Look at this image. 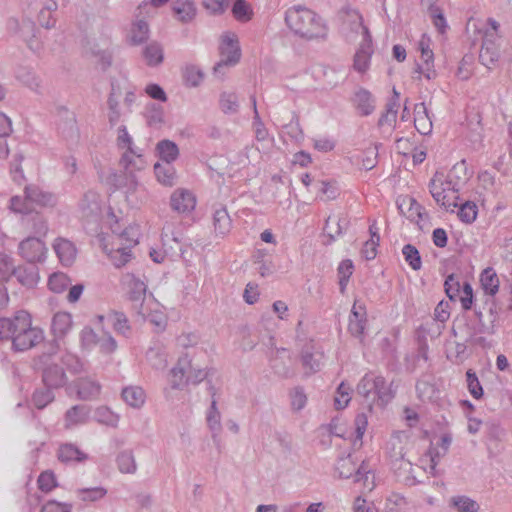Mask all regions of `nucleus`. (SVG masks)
<instances>
[{"instance_id":"obj_1","label":"nucleus","mask_w":512,"mask_h":512,"mask_svg":"<svg viewBox=\"0 0 512 512\" xmlns=\"http://www.w3.org/2000/svg\"><path fill=\"white\" fill-rule=\"evenodd\" d=\"M285 22L295 35L311 41L326 40L328 25L316 12L304 6H293L285 13Z\"/></svg>"},{"instance_id":"obj_2","label":"nucleus","mask_w":512,"mask_h":512,"mask_svg":"<svg viewBox=\"0 0 512 512\" xmlns=\"http://www.w3.org/2000/svg\"><path fill=\"white\" fill-rule=\"evenodd\" d=\"M56 350L54 348L47 353L39 355L34 360L35 369L41 374V380L45 387L50 389H59L68 382L65 370L55 361Z\"/></svg>"},{"instance_id":"obj_3","label":"nucleus","mask_w":512,"mask_h":512,"mask_svg":"<svg viewBox=\"0 0 512 512\" xmlns=\"http://www.w3.org/2000/svg\"><path fill=\"white\" fill-rule=\"evenodd\" d=\"M17 332L13 337L12 348L15 351H26L39 344L43 339V331L37 327H32L31 317L26 311H22Z\"/></svg>"},{"instance_id":"obj_4","label":"nucleus","mask_w":512,"mask_h":512,"mask_svg":"<svg viewBox=\"0 0 512 512\" xmlns=\"http://www.w3.org/2000/svg\"><path fill=\"white\" fill-rule=\"evenodd\" d=\"M219 52L222 58L214 66L213 73L216 76H223L225 69L236 65L241 58V48L235 33L226 32L222 35Z\"/></svg>"},{"instance_id":"obj_5","label":"nucleus","mask_w":512,"mask_h":512,"mask_svg":"<svg viewBox=\"0 0 512 512\" xmlns=\"http://www.w3.org/2000/svg\"><path fill=\"white\" fill-rule=\"evenodd\" d=\"M451 332L455 337H460L465 341V343H469V341L473 340L474 336L477 334H494L495 329L480 328L476 322L472 321L469 317L462 316L454 321Z\"/></svg>"},{"instance_id":"obj_6","label":"nucleus","mask_w":512,"mask_h":512,"mask_svg":"<svg viewBox=\"0 0 512 512\" xmlns=\"http://www.w3.org/2000/svg\"><path fill=\"white\" fill-rule=\"evenodd\" d=\"M46 251L45 243L37 237H28L19 244L20 255L29 263L42 262Z\"/></svg>"},{"instance_id":"obj_7","label":"nucleus","mask_w":512,"mask_h":512,"mask_svg":"<svg viewBox=\"0 0 512 512\" xmlns=\"http://www.w3.org/2000/svg\"><path fill=\"white\" fill-rule=\"evenodd\" d=\"M81 217L88 222H96L101 216L100 196L94 191H87L79 201Z\"/></svg>"},{"instance_id":"obj_8","label":"nucleus","mask_w":512,"mask_h":512,"mask_svg":"<svg viewBox=\"0 0 512 512\" xmlns=\"http://www.w3.org/2000/svg\"><path fill=\"white\" fill-rule=\"evenodd\" d=\"M24 193L32 207H53L57 203V197L53 193L44 191L36 185H27Z\"/></svg>"},{"instance_id":"obj_9","label":"nucleus","mask_w":512,"mask_h":512,"mask_svg":"<svg viewBox=\"0 0 512 512\" xmlns=\"http://www.w3.org/2000/svg\"><path fill=\"white\" fill-rule=\"evenodd\" d=\"M195 205V197L187 190H175L170 197L171 209L179 214L191 212Z\"/></svg>"},{"instance_id":"obj_10","label":"nucleus","mask_w":512,"mask_h":512,"mask_svg":"<svg viewBox=\"0 0 512 512\" xmlns=\"http://www.w3.org/2000/svg\"><path fill=\"white\" fill-rule=\"evenodd\" d=\"M171 9L174 17L183 24L192 22L197 15V7L193 0H173Z\"/></svg>"},{"instance_id":"obj_11","label":"nucleus","mask_w":512,"mask_h":512,"mask_svg":"<svg viewBox=\"0 0 512 512\" xmlns=\"http://www.w3.org/2000/svg\"><path fill=\"white\" fill-rule=\"evenodd\" d=\"M53 248L62 265L71 266L74 263L77 249L73 242L58 237L54 241Z\"/></svg>"},{"instance_id":"obj_12","label":"nucleus","mask_w":512,"mask_h":512,"mask_svg":"<svg viewBox=\"0 0 512 512\" xmlns=\"http://www.w3.org/2000/svg\"><path fill=\"white\" fill-rule=\"evenodd\" d=\"M188 368H192V359L188 354L181 356L170 372V385L173 389H181L185 383Z\"/></svg>"},{"instance_id":"obj_13","label":"nucleus","mask_w":512,"mask_h":512,"mask_svg":"<svg viewBox=\"0 0 512 512\" xmlns=\"http://www.w3.org/2000/svg\"><path fill=\"white\" fill-rule=\"evenodd\" d=\"M396 204L400 213L411 222H418L422 218L423 207L413 197H400Z\"/></svg>"},{"instance_id":"obj_14","label":"nucleus","mask_w":512,"mask_h":512,"mask_svg":"<svg viewBox=\"0 0 512 512\" xmlns=\"http://www.w3.org/2000/svg\"><path fill=\"white\" fill-rule=\"evenodd\" d=\"M57 458L65 464L82 463L88 459V455L82 452L76 445L65 443L59 446Z\"/></svg>"},{"instance_id":"obj_15","label":"nucleus","mask_w":512,"mask_h":512,"mask_svg":"<svg viewBox=\"0 0 512 512\" xmlns=\"http://www.w3.org/2000/svg\"><path fill=\"white\" fill-rule=\"evenodd\" d=\"M414 126L422 135H428L432 131V120L423 102L414 106Z\"/></svg>"},{"instance_id":"obj_16","label":"nucleus","mask_w":512,"mask_h":512,"mask_svg":"<svg viewBox=\"0 0 512 512\" xmlns=\"http://www.w3.org/2000/svg\"><path fill=\"white\" fill-rule=\"evenodd\" d=\"M481 287L485 297H494L499 291L500 281L492 267L485 268L480 275Z\"/></svg>"},{"instance_id":"obj_17","label":"nucleus","mask_w":512,"mask_h":512,"mask_svg":"<svg viewBox=\"0 0 512 512\" xmlns=\"http://www.w3.org/2000/svg\"><path fill=\"white\" fill-rule=\"evenodd\" d=\"M499 55V49L495 42L491 39L485 38L482 42L479 53V61L481 64L491 69V66L498 61Z\"/></svg>"},{"instance_id":"obj_18","label":"nucleus","mask_w":512,"mask_h":512,"mask_svg":"<svg viewBox=\"0 0 512 512\" xmlns=\"http://www.w3.org/2000/svg\"><path fill=\"white\" fill-rule=\"evenodd\" d=\"M353 103L362 116L370 115L375 109L372 94L364 88L355 92Z\"/></svg>"},{"instance_id":"obj_19","label":"nucleus","mask_w":512,"mask_h":512,"mask_svg":"<svg viewBox=\"0 0 512 512\" xmlns=\"http://www.w3.org/2000/svg\"><path fill=\"white\" fill-rule=\"evenodd\" d=\"M213 226L215 233L222 237L230 232L232 227V220L224 206H220L214 210Z\"/></svg>"},{"instance_id":"obj_20","label":"nucleus","mask_w":512,"mask_h":512,"mask_svg":"<svg viewBox=\"0 0 512 512\" xmlns=\"http://www.w3.org/2000/svg\"><path fill=\"white\" fill-rule=\"evenodd\" d=\"M7 29L11 34L19 35L22 39L27 40L29 37L34 36L35 24L29 19H25L20 23L16 18H9Z\"/></svg>"},{"instance_id":"obj_21","label":"nucleus","mask_w":512,"mask_h":512,"mask_svg":"<svg viewBox=\"0 0 512 512\" xmlns=\"http://www.w3.org/2000/svg\"><path fill=\"white\" fill-rule=\"evenodd\" d=\"M300 360L304 369V376L308 377L318 371H320L321 363L320 357L312 352V347L305 346L300 354Z\"/></svg>"},{"instance_id":"obj_22","label":"nucleus","mask_w":512,"mask_h":512,"mask_svg":"<svg viewBox=\"0 0 512 512\" xmlns=\"http://www.w3.org/2000/svg\"><path fill=\"white\" fill-rule=\"evenodd\" d=\"M72 327L71 315L67 312H58L52 318L51 330L56 338H63Z\"/></svg>"},{"instance_id":"obj_23","label":"nucleus","mask_w":512,"mask_h":512,"mask_svg":"<svg viewBox=\"0 0 512 512\" xmlns=\"http://www.w3.org/2000/svg\"><path fill=\"white\" fill-rule=\"evenodd\" d=\"M137 244V239H131L130 245L119 246L110 250L107 254L113 265L117 268L124 266L131 259V248Z\"/></svg>"},{"instance_id":"obj_24","label":"nucleus","mask_w":512,"mask_h":512,"mask_svg":"<svg viewBox=\"0 0 512 512\" xmlns=\"http://www.w3.org/2000/svg\"><path fill=\"white\" fill-rule=\"evenodd\" d=\"M436 0H421V4L426 6L432 19L433 25L439 33L444 34L447 29L446 19L442 10L435 5Z\"/></svg>"},{"instance_id":"obj_25","label":"nucleus","mask_w":512,"mask_h":512,"mask_svg":"<svg viewBox=\"0 0 512 512\" xmlns=\"http://www.w3.org/2000/svg\"><path fill=\"white\" fill-rule=\"evenodd\" d=\"M442 177V173L436 172L434 177L429 182V190L434 200L446 210H448L450 205H447V202L445 201L446 188L443 187L444 183L442 181Z\"/></svg>"},{"instance_id":"obj_26","label":"nucleus","mask_w":512,"mask_h":512,"mask_svg":"<svg viewBox=\"0 0 512 512\" xmlns=\"http://www.w3.org/2000/svg\"><path fill=\"white\" fill-rule=\"evenodd\" d=\"M20 319H22V311L17 312L13 318H0V340L13 341Z\"/></svg>"},{"instance_id":"obj_27","label":"nucleus","mask_w":512,"mask_h":512,"mask_svg":"<svg viewBox=\"0 0 512 512\" xmlns=\"http://www.w3.org/2000/svg\"><path fill=\"white\" fill-rule=\"evenodd\" d=\"M143 57L148 66H159L164 60V52L162 45L156 41L149 43L143 49Z\"/></svg>"},{"instance_id":"obj_28","label":"nucleus","mask_w":512,"mask_h":512,"mask_svg":"<svg viewBox=\"0 0 512 512\" xmlns=\"http://www.w3.org/2000/svg\"><path fill=\"white\" fill-rule=\"evenodd\" d=\"M376 384L373 401L377 397L379 405L384 406L394 398L395 391L392 389V383L387 386L385 378L382 376L376 377Z\"/></svg>"},{"instance_id":"obj_29","label":"nucleus","mask_w":512,"mask_h":512,"mask_svg":"<svg viewBox=\"0 0 512 512\" xmlns=\"http://www.w3.org/2000/svg\"><path fill=\"white\" fill-rule=\"evenodd\" d=\"M157 152L161 160L168 164L174 162L179 156V149L175 142L171 140H161L156 146Z\"/></svg>"},{"instance_id":"obj_30","label":"nucleus","mask_w":512,"mask_h":512,"mask_svg":"<svg viewBox=\"0 0 512 512\" xmlns=\"http://www.w3.org/2000/svg\"><path fill=\"white\" fill-rule=\"evenodd\" d=\"M13 276H15L19 283L27 287H33L38 281V271L35 266L30 267H14Z\"/></svg>"},{"instance_id":"obj_31","label":"nucleus","mask_w":512,"mask_h":512,"mask_svg":"<svg viewBox=\"0 0 512 512\" xmlns=\"http://www.w3.org/2000/svg\"><path fill=\"white\" fill-rule=\"evenodd\" d=\"M116 463L121 473L134 474L137 470V464L132 450L121 451L117 455Z\"/></svg>"},{"instance_id":"obj_32","label":"nucleus","mask_w":512,"mask_h":512,"mask_svg":"<svg viewBox=\"0 0 512 512\" xmlns=\"http://www.w3.org/2000/svg\"><path fill=\"white\" fill-rule=\"evenodd\" d=\"M285 351H286L285 348L277 349L276 356H274L270 359V365H271V368L273 369L274 373L277 376H279L281 378L288 379V378H292L295 375V372L289 365H287L281 359V357L278 356L279 353H282Z\"/></svg>"},{"instance_id":"obj_33","label":"nucleus","mask_w":512,"mask_h":512,"mask_svg":"<svg viewBox=\"0 0 512 512\" xmlns=\"http://www.w3.org/2000/svg\"><path fill=\"white\" fill-rule=\"evenodd\" d=\"M90 408L87 405H75L66 412L68 424L77 425L86 423L89 418Z\"/></svg>"},{"instance_id":"obj_34","label":"nucleus","mask_w":512,"mask_h":512,"mask_svg":"<svg viewBox=\"0 0 512 512\" xmlns=\"http://www.w3.org/2000/svg\"><path fill=\"white\" fill-rule=\"evenodd\" d=\"M355 465L352 455L348 454L337 460L335 470L341 479L355 478Z\"/></svg>"},{"instance_id":"obj_35","label":"nucleus","mask_w":512,"mask_h":512,"mask_svg":"<svg viewBox=\"0 0 512 512\" xmlns=\"http://www.w3.org/2000/svg\"><path fill=\"white\" fill-rule=\"evenodd\" d=\"M376 385V377L373 378L369 374H366L357 385V393L367 401L369 410L373 405V400L369 401V397L371 394L374 395Z\"/></svg>"},{"instance_id":"obj_36","label":"nucleus","mask_w":512,"mask_h":512,"mask_svg":"<svg viewBox=\"0 0 512 512\" xmlns=\"http://www.w3.org/2000/svg\"><path fill=\"white\" fill-rule=\"evenodd\" d=\"M122 398L131 407L139 408L145 402V393L140 387H127L122 390Z\"/></svg>"},{"instance_id":"obj_37","label":"nucleus","mask_w":512,"mask_h":512,"mask_svg":"<svg viewBox=\"0 0 512 512\" xmlns=\"http://www.w3.org/2000/svg\"><path fill=\"white\" fill-rule=\"evenodd\" d=\"M354 271V265L352 260H342L337 268V274L339 277V290L341 294H344L348 285L349 279Z\"/></svg>"},{"instance_id":"obj_38","label":"nucleus","mask_w":512,"mask_h":512,"mask_svg":"<svg viewBox=\"0 0 512 512\" xmlns=\"http://www.w3.org/2000/svg\"><path fill=\"white\" fill-rule=\"evenodd\" d=\"M76 386L79 397L84 400L91 399L100 393L99 383L89 379H79Z\"/></svg>"},{"instance_id":"obj_39","label":"nucleus","mask_w":512,"mask_h":512,"mask_svg":"<svg viewBox=\"0 0 512 512\" xmlns=\"http://www.w3.org/2000/svg\"><path fill=\"white\" fill-rule=\"evenodd\" d=\"M146 121L148 126L159 129L164 124V109L161 105L152 103L147 106Z\"/></svg>"},{"instance_id":"obj_40","label":"nucleus","mask_w":512,"mask_h":512,"mask_svg":"<svg viewBox=\"0 0 512 512\" xmlns=\"http://www.w3.org/2000/svg\"><path fill=\"white\" fill-rule=\"evenodd\" d=\"M60 366L67 369L71 374H79L84 369V364L81 359L69 352H65L60 358L59 362Z\"/></svg>"},{"instance_id":"obj_41","label":"nucleus","mask_w":512,"mask_h":512,"mask_svg":"<svg viewBox=\"0 0 512 512\" xmlns=\"http://www.w3.org/2000/svg\"><path fill=\"white\" fill-rule=\"evenodd\" d=\"M182 77L186 86L197 87L204 78L202 70L195 65H186L182 70Z\"/></svg>"},{"instance_id":"obj_42","label":"nucleus","mask_w":512,"mask_h":512,"mask_svg":"<svg viewBox=\"0 0 512 512\" xmlns=\"http://www.w3.org/2000/svg\"><path fill=\"white\" fill-rule=\"evenodd\" d=\"M207 424L212 431V438L215 440L217 434L221 431V414L217 408L216 399L211 400V405L207 413Z\"/></svg>"},{"instance_id":"obj_43","label":"nucleus","mask_w":512,"mask_h":512,"mask_svg":"<svg viewBox=\"0 0 512 512\" xmlns=\"http://www.w3.org/2000/svg\"><path fill=\"white\" fill-rule=\"evenodd\" d=\"M154 173L160 183L167 186H172L174 184L175 170L171 164L166 163L165 165H162L160 163H156L154 165Z\"/></svg>"},{"instance_id":"obj_44","label":"nucleus","mask_w":512,"mask_h":512,"mask_svg":"<svg viewBox=\"0 0 512 512\" xmlns=\"http://www.w3.org/2000/svg\"><path fill=\"white\" fill-rule=\"evenodd\" d=\"M382 146L381 143H376L368 148H366L361 155V167L364 170L373 169L378 163V151Z\"/></svg>"},{"instance_id":"obj_45","label":"nucleus","mask_w":512,"mask_h":512,"mask_svg":"<svg viewBox=\"0 0 512 512\" xmlns=\"http://www.w3.org/2000/svg\"><path fill=\"white\" fill-rule=\"evenodd\" d=\"M108 318L117 333L126 337L130 334L131 327L129 325L128 318L123 312L114 311L108 316Z\"/></svg>"},{"instance_id":"obj_46","label":"nucleus","mask_w":512,"mask_h":512,"mask_svg":"<svg viewBox=\"0 0 512 512\" xmlns=\"http://www.w3.org/2000/svg\"><path fill=\"white\" fill-rule=\"evenodd\" d=\"M149 38V26L144 20H139L131 29V43L133 45H139L144 43Z\"/></svg>"},{"instance_id":"obj_47","label":"nucleus","mask_w":512,"mask_h":512,"mask_svg":"<svg viewBox=\"0 0 512 512\" xmlns=\"http://www.w3.org/2000/svg\"><path fill=\"white\" fill-rule=\"evenodd\" d=\"M219 106L225 114H235L238 111V97L233 92H223L220 95Z\"/></svg>"},{"instance_id":"obj_48","label":"nucleus","mask_w":512,"mask_h":512,"mask_svg":"<svg viewBox=\"0 0 512 512\" xmlns=\"http://www.w3.org/2000/svg\"><path fill=\"white\" fill-rule=\"evenodd\" d=\"M402 254L407 264L415 271L422 267L421 255L418 249L412 244H406L402 248Z\"/></svg>"},{"instance_id":"obj_49","label":"nucleus","mask_w":512,"mask_h":512,"mask_svg":"<svg viewBox=\"0 0 512 512\" xmlns=\"http://www.w3.org/2000/svg\"><path fill=\"white\" fill-rule=\"evenodd\" d=\"M146 289L147 286L142 280L131 276L128 291L129 299L131 301L142 302L145 298Z\"/></svg>"},{"instance_id":"obj_50","label":"nucleus","mask_w":512,"mask_h":512,"mask_svg":"<svg viewBox=\"0 0 512 512\" xmlns=\"http://www.w3.org/2000/svg\"><path fill=\"white\" fill-rule=\"evenodd\" d=\"M477 214L478 208L473 201L461 203L457 212L459 219L466 224L473 223L477 218Z\"/></svg>"},{"instance_id":"obj_51","label":"nucleus","mask_w":512,"mask_h":512,"mask_svg":"<svg viewBox=\"0 0 512 512\" xmlns=\"http://www.w3.org/2000/svg\"><path fill=\"white\" fill-rule=\"evenodd\" d=\"M231 11L234 18L239 22H247L253 15L250 5L245 0H235Z\"/></svg>"},{"instance_id":"obj_52","label":"nucleus","mask_w":512,"mask_h":512,"mask_svg":"<svg viewBox=\"0 0 512 512\" xmlns=\"http://www.w3.org/2000/svg\"><path fill=\"white\" fill-rule=\"evenodd\" d=\"M56 9V2L51 0L40 10L38 14V22L42 27L46 29L54 27L56 20L52 17V11Z\"/></svg>"},{"instance_id":"obj_53","label":"nucleus","mask_w":512,"mask_h":512,"mask_svg":"<svg viewBox=\"0 0 512 512\" xmlns=\"http://www.w3.org/2000/svg\"><path fill=\"white\" fill-rule=\"evenodd\" d=\"M54 389H50L49 387H45L42 389H37L32 396L33 404L37 409L45 408L49 403L54 400Z\"/></svg>"},{"instance_id":"obj_54","label":"nucleus","mask_w":512,"mask_h":512,"mask_svg":"<svg viewBox=\"0 0 512 512\" xmlns=\"http://www.w3.org/2000/svg\"><path fill=\"white\" fill-rule=\"evenodd\" d=\"M467 388L471 396L475 399H481L484 395L483 387L475 371L468 369L466 372Z\"/></svg>"},{"instance_id":"obj_55","label":"nucleus","mask_w":512,"mask_h":512,"mask_svg":"<svg viewBox=\"0 0 512 512\" xmlns=\"http://www.w3.org/2000/svg\"><path fill=\"white\" fill-rule=\"evenodd\" d=\"M451 502L458 512H478L480 508L476 501L467 496L453 497Z\"/></svg>"},{"instance_id":"obj_56","label":"nucleus","mask_w":512,"mask_h":512,"mask_svg":"<svg viewBox=\"0 0 512 512\" xmlns=\"http://www.w3.org/2000/svg\"><path fill=\"white\" fill-rule=\"evenodd\" d=\"M38 488L45 493L52 491L58 486L56 476L52 470L43 471L37 480Z\"/></svg>"},{"instance_id":"obj_57","label":"nucleus","mask_w":512,"mask_h":512,"mask_svg":"<svg viewBox=\"0 0 512 512\" xmlns=\"http://www.w3.org/2000/svg\"><path fill=\"white\" fill-rule=\"evenodd\" d=\"M95 419L97 420V422L111 426V427H116L118 424V420H119L118 416L115 415L107 407H99L95 411Z\"/></svg>"},{"instance_id":"obj_58","label":"nucleus","mask_w":512,"mask_h":512,"mask_svg":"<svg viewBox=\"0 0 512 512\" xmlns=\"http://www.w3.org/2000/svg\"><path fill=\"white\" fill-rule=\"evenodd\" d=\"M69 278L63 273H54L49 277L48 287L55 293L63 292L69 285Z\"/></svg>"},{"instance_id":"obj_59","label":"nucleus","mask_w":512,"mask_h":512,"mask_svg":"<svg viewBox=\"0 0 512 512\" xmlns=\"http://www.w3.org/2000/svg\"><path fill=\"white\" fill-rule=\"evenodd\" d=\"M291 407L294 411L302 410L307 403V396L303 387L297 386L290 391Z\"/></svg>"},{"instance_id":"obj_60","label":"nucleus","mask_w":512,"mask_h":512,"mask_svg":"<svg viewBox=\"0 0 512 512\" xmlns=\"http://www.w3.org/2000/svg\"><path fill=\"white\" fill-rule=\"evenodd\" d=\"M13 259L6 254L0 253V283L6 282L13 274Z\"/></svg>"},{"instance_id":"obj_61","label":"nucleus","mask_w":512,"mask_h":512,"mask_svg":"<svg viewBox=\"0 0 512 512\" xmlns=\"http://www.w3.org/2000/svg\"><path fill=\"white\" fill-rule=\"evenodd\" d=\"M107 494L103 487L83 488L78 490V495L83 501H97Z\"/></svg>"},{"instance_id":"obj_62","label":"nucleus","mask_w":512,"mask_h":512,"mask_svg":"<svg viewBox=\"0 0 512 512\" xmlns=\"http://www.w3.org/2000/svg\"><path fill=\"white\" fill-rule=\"evenodd\" d=\"M444 288L447 297L452 301L456 300L460 292L461 285L455 274H450L446 277Z\"/></svg>"},{"instance_id":"obj_63","label":"nucleus","mask_w":512,"mask_h":512,"mask_svg":"<svg viewBox=\"0 0 512 512\" xmlns=\"http://www.w3.org/2000/svg\"><path fill=\"white\" fill-rule=\"evenodd\" d=\"M81 345L83 348L90 350L93 347L98 345L99 336L95 333V331L91 327H84L81 331Z\"/></svg>"},{"instance_id":"obj_64","label":"nucleus","mask_w":512,"mask_h":512,"mask_svg":"<svg viewBox=\"0 0 512 512\" xmlns=\"http://www.w3.org/2000/svg\"><path fill=\"white\" fill-rule=\"evenodd\" d=\"M10 209L17 213L29 214L34 210V207L30 205L29 200L26 199V196L24 199L19 196H13L10 199Z\"/></svg>"}]
</instances>
